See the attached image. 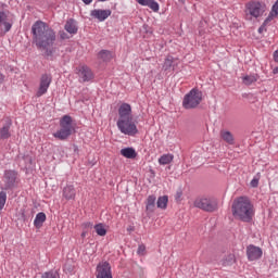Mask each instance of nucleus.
I'll use <instances>...</instances> for the list:
<instances>
[{
    "label": "nucleus",
    "mask_w": 278,
    "mask_h": 278,
    "mask_svg": "<svg viewBox=\"0 0 278 278\" xmlns=\"http://www.w3.org/2000/svg\"><path fill=\"white\" fill-rule=\"evenodd\" d=\"M34 42L36 47L42 51H47L49 47H53L55 42V31L42 21H37L31 26Z\"/></svg>",
    "instance_id": "1"
},
{
    "label": "nucleus",
    "mask_w": 278,
    "mask_h": 278,
    "mask_svg": "<svg viewBox=\"0 0 278 278\" xmlns=\"http://www.w3.org/2000/svg\"><path fill=\"white\" fill-rule=\"evenodd\" d=\"M232 216L242 223H251L255 216V208L247 197L237 198L231 206Z\"/></svg>",
    "instance_id": "2"
},
{
    "label": "nucleus",
    "mask_w": 278,
    "mask_h": 278,
    "mask_svg": "<svg viewBox=\"0 0 278 278\" xmlns=\"http://www.w3.org/2000/svg\"><path fill=\"white\" fill-rule=\"evenodd\" d=\"M75 132V126H73V118L65 115L60 121V129L53 132V138L58 140H68Z\"/></svg>",
    "instance_id": "3"
},
{
    "label": "nucleus",
    "mask_w": 278,
    "mask_h": 278,
    "mask_svg": "<svg viewBox=\"0 0 278 278\" xmlns=\"http://www.w3.org/2000/svg\"><path fill=\"white\" fill-rule=\"evenodd\" d=\"M201 101H203V92L199 89H191L182 100V108L185 110H194L201 105Z\"/></svg>",
    "instance_id": "4"
},
{
    "label": "nucleus",
    "mask_w": 278,
    "mask_h": 278,
    "mask_svg": "<svg viewBox=\"0 0 278 278\" xmlns=\"http://www.w3.org/2000/svg\"><path fill=\"white\" fill-rule=\"evenodd\" d=\"M193 205L199 210H203V212H216L218 210V200L210 197H200L194 200Z\"/></svg>",
    "instance_id": "5"
},
{
    "label": "nucleus",
    "mask_w": 278,
    "mask_h": 278,
    "mask_svg": "<svg viewBox=\"0 0 278 278\" xmlns=\"http://www.w3.org/2000/svg\"><path fill=\"white\" fill-rule=\"evenodd\" d=\"M266 12V3L262 1H250L245 4V14L252 18H260Z\"/></svg>",
    "instance_id": "6"
},
{
    "label": "nucleus",
    "mask_w": 278,
    "mask_h": 278,
    "mask_svg": "<svg viewBox=\"0 0 278 278\" xmlns=\"http://www.w3.org/2000/svg\"><path fill=\"white\" fill-rule=\"evenodd\" d=\"M117 129L125 136H136L138 134V126H136L134 118L117 119Z\"/></svg>",
    "instance_id": "7"
},
{
    "label": "nucleus",
    "mask_w": 278,
    "mask_h": 278,
    "mask_svg": "<svg viewBox=\"0 0 278 278\" xmlns=\"http://www.w3.org/2000/svg\"><path fill=\"white\" fill-rule=\"evenodd\" d=\"M12 25H14V22L10 16V12L0 11V36H5L12 29Z\"/></svg>",
    "instance_id": "8"
},
{
    "label": "nucleus",
    "mask_w": 278,
    "mask_h": 278,
    "mask_svg": "<svg viewBox=\"0 0 278 278\" xmlns=\"http://www.w3.org/2000/svg\"><path fill=\"white\" fill-rule=\"evenodd\" d=\"M53 81V77L50 74H42L39 79V87L36 93V97H42L47 94L49 90V86Z\"/></svg>",
    "instance_id": "9"
},
{
    "label": "nucleus",
    "mask_w": 278,
    "mask_h": 278,
    "mask_svg": "<svg viewBox=\"0 0 278 278\" xmlns=\"http://www.w3.org/2000/svg\"><path fill=\"white\" fill-rule=\"evenodd\" d=\"M245 253L249 262H257V260H262V255H264L262 248L254 244L248 245Z\"/></svg>",
    "instance_id": "10"
},
{
    "label": "nucleus",
    "mask_w": 278,
    "mask_h": 278,
    "mask_svg": "<svg viewBox=\"0 0 278 278\" xmlns=\"http://www.w3.org/2000/svg\"><path fill=\"white\" fill-rule=\"evenodd\" d=\"M76 73L80 81H92L94 79V73H92V70L88 65H79L76 68Z\"/></svg>",
    "instance_id": "11"
},
{
    "label": "nucleus",
    "mask_w": 278,
    "mask_h": 278,
    "mask_svg": "<svg viewBox=\"0 0 278 278\" xmlns=\"http://www.w3.org/2000/svg\"><path fill=\"white\" fill-rule=\"evenodd\" d=\"M16 177H18V174L15 170L9 169L4 172V190H10L14 188V186L16 185Z\"/></svg>",
    "instance_id": "12"
},
{
    "label": "nucleus",
    "mask_w": 278,
    "mask_h": 278,
    "mask_svg": "<svg viewBox=\"0 0 278 278\" xmlns=\"http://www.w3.org/2000/svg\"><path fill=\"white\" fill-rule=\"evenodd\" d=\"M97 278H112V266L108 262H102L97 266Z\"/></svg>",
    "instance_id": "13"
},
{
    "label": "nucleus",
    "mask_w": 278,
    "mask_h": 278,
    "mask_svg": "<svg viewBox=\"0 0 278 278\" xmlns=\"http://www.w3.org/2000/svg\"><path fill=\"white\" fill-rule=\"evenodd\" d=\"M128 118H134V114L131 113V105L129 103H122L118 109L117 121H125Z\"/></svg>",
    "instance_id": "14"
},
{
    "label": "nucleus",
    "mask_w": 278,
    "mask_h": 278,
    "mask_svg": "<svg viewBox=\"0 0 278 278\" xmlns=\"http://www.w3.org/2000/svg\"><path fill=\"white\" fill-rule=\"evenodd\" d=\"M90 16H92V18H97V21H100V23H103V21H105V20L110 18V16H112V11L94 9L90 12Z\"/></svg>",
    "instance_id": "15"
},
{
    "label": "nucleus",
    "mask_w": 278,
    "mask_h": 278,
    "mask_svg": "<svg viewBox=\"0 0 278 278\" xmlns=\"http://www.w3.org/2000/svg\"><path fill=\"white\" fill-rule=\"evenodd\" d=\"M64 29H65V31H67V34L75 36V34H77V31H78L77 22H75V20H68L65 23Z\"/></svg>",
    "instance_id": "16"
},
{
    "label": "nucleus",
    "mask_w": 278,
    "mask_h": 278,
    "mask_svg": "<svg viewBox=\"0 0 278 278\" xmlns=\"http://www.w3.org/2000/svg\"><path fill=\"white\" fill-rule=\"evenodd\" d=\"M139 5H147L153 12H160V3L155 0H139Z\"/></svg>",
    "instance_id": "17"
},
{
    "label": "nucleus",
    "mask_w": 278,
    "mask_h": 278,
    "mask_svg": "<svg viewBox=\"0 0 278 278\" xmlns=\"http://www.w3.org/2000/svg\"><path fill=\"white\" fill-rule=\"evenodd\" d=\"M237 260H236V254L233 253H229V254H226L222 261H220V264L222 266H233V264H236Z\"/></svg>",
    "instance_id": "18"
},
{
    "label": "nucleus",
    "mask_w": 278,
    "mask_h": 278,
    "mask_svg": "<svg viewBox=\"0 0 278 278\" xmlns=\"http://www.w3.org/2000/svg\"><path fill=\"white\" fill-rule=\"evenodd\" d=\"M179 60L173 56H167L164 61L163 68L168 71V68H173L175 71V66H178Z\"/></svg>",
    "instance_id": "19"
},
{
    "label": "nucleus",
    "mask_w": 278,
    "mask_h": 278,
    "mask_svg": "<svg viewBox=\"0 0 278 278\" xmlns=\"http://www.w3.org/2000/svg\"><path fill=\"white\" fill-rule=\"evenodd\" d=\"M63 197L66 199V201H71L72 199H75L76 192L75 187L73 185L66 186L63 189Z\"/></svg>",
    "instance_id": "20"
},
{
    "label": "nucleus",
    "mask_w": 278,
    "mask_h": 278,
    "mask_svg": "<svg viewBox=\"0 0 278 278\" xmlns=\"http://www.w3.org/2000/svg\"><path fill=\"white\" fill-rule=\"evenodd\" d=\"M220 138L224 142H227V144H235L236 139L233 138V134L229 130H222L220 131Z\"/></svg>",
    "instance_id": "21"
},
{
    "label": "nucleus",
    "mask_w": 278,
    "mask_h": 278,
    "mask_svg": "<svg viewBox=\"0 0 278 278\" xmlns=\"http://www.w3.org/2000/svg\"><path fill=\"white\" fill-rule=\"evenodd\" d=\"M121 155H123V157H127V160H135L138 153H136L134 148H124L121 150Z\"/></svg>",
    "instance_id": "22"
},
{
    "label": "nucleus",
    "mask_w": 278,
    "mask_h": 278,
    "mask_svg": "<svg viewBox=\"0 0 278 278\" xmlns=\"http://www.w3.org/2000/svg\"><path fill=\"white\" fill-rule=\"evenodd\" d=\"M46 220H47V215L43 212L38 213L35 217L34 226L36 227V229H40V227L45 225Z\"/></svg>",
    "instance_id": "23"
},
{
    "label": "nucleus",
    "mask_w": 278,
    "mask_h": 278,
    "mask_svg": "<svg viewBox=\"0 0 278 278\" xmlns=\"http://www.w3.org/2000/svg\"><path fill=\"white\" fill-rule=\"evenodd\" d=\"M11 124H7L0 128V140H8L12 137V132H10Z\"/></svg>",
    "instance_id": "24"
},
{
    "label": "nucleus",
    "mask_w": 278,
    "mask_h": 278,
    "mask_svg": "<svg viewBox=\"0 0 278 278\" xmlns=\"http://www.w3.org/2000/svg\"><path fill=\"white\" fill-rule=\"evenodd\" d=\"M155 201H156L155 195H149L148 197L147 205H146V210L148 212H154V210H155Z\"/></svg>",
    "instance_id": "25"
},
{
    "label": "nucleus",
    "mask_w": 278,
    "mask_h": 278,
    "mask_svg": "<svg viewBox=\"0 0 278 278\" xmlns=\"http://www.w3.org/2000/svg\"><path fill=\"white\" fill-rule=\"evenodd\" d=\"M156 205L160 210L168 207V195H163L157 199Z\"/></svg>",
    "instance_id": "26"
},
{
    "label": "nucleus",
    "mask_w": 278,
    "mask_h": 278,
    "mask_svg": "<svg viewBox=\"0 0 278 278\" xmlns=\"http://www.w3.org/2000/svg\"><path fill=\"white\" fill-rule=\"evenodd\" d=\"M174 157L175 156L173 154H163L159 159V164H161L162 166H166V164H170V162H173Z\"/></svg>",
    "instance_id": "27"
},
{
    "label": "nucleus",
    "mask_w": 278,
    "mask_h": 278,
    "mask_svg": "<svg viewBox=\"0 0 278 278\" xmlns=\"http://www.w3.org/2000/svg\"><path fill=\"white\" fill-rule=\"evenodd\" d=\"M98 58L103 60V62H110L112 60V53L108 50H102L99 52Z\"/></svg>",
    "instance_id": "28"
},
{
    "label": "nucleus",
    "mask_w": 278,
    "mask_h": 278,
    "mask_svg": "<svg viewBox=\"0 0 278 278\" xmlns=\"http://www.w3.org/2000/svg\"><path fill=\"white\" fill-rule=\"evenodd\" d=\"M93 228H94L96 233L98 236H102L103 237V236H106V233H108V229H105V225H103V224H98Z\"/></svg>",
    "instance_id": "29"
},
{
    "label": "nucleus",
    "mask_w": 278,
    "mask_h": 278,
    "mask_svg": "<svg viewBox=\"0 0 278 278\" xmlns=\"http://www.w3.org/2000/svg\"><path fill=\"white\" fill-rule=\"evenodd\" d=\"M5 201H8V193H5V191H0V211L5 207Z\"/></svg>",
    "instance_id": "30"
},
{
    "label": "nucleus",
    "mask_w": 278,
    "mask_h": 278,
    "mask_svg": "<svg viewBox=\"0 0 278 278\" xmlns=\"http://www.w3.org/2000/svg\"><path fill=\"white\" fill-rule=\"evenodd\" d=\"M255 81H257V77L253 75L243 77V84H245V86H251V84H255Z\"/></svg>",
    "instance_id": "31"
},
{
    "label": "nucleus",
    "mask_w": 278,
    "mask_h": 278,
    "mask_svg": "<svg viewBox=\"0 0 278 278\" xmlns=\"http://www.w3.org/2000/svg\"><path fill=\"white\" fill-rule=\"evenodd\" d=\"M41 278H60L58 271H46L41 275Z\"/></svg>",
    "instance_id": "32"
},
{
    "label": "nucleus",
    "mask_w": 278,
    "mask_h": 278,
    "mask_svg": "<svg viewBox=\"0 0 278 278\" xmlns=\"http://www.w3.org/2000/svg\"><path fill=\"white\" fill-rule=\"evenodd\" d=\"M275 18H277V15L273 11H270L268 16L264 21L265 25H270V23H273V21H275Z\"/></svg>",
    "instance_id": "33"
},
{
    "label": "nucleus",
    "mask_w": 278,
    "mask_h": 278,
    "mask_svg": "<svg viewBox=\"0 0 278 278\" xmlns=\"http://www.w3.org/2000/svg\"><path fill=\"white\" fill-rule=\"evenodd\" d=\"M175 201L176 203H181V201H184V191L181 189L176 191Z\"/></svg>",
    "instance_id": "34"
},
{
    "label": "nucleus",
    "mask_w": 278,
    "mask_h": 278,
    "mask_svg": "<svg viewBox=\"0 0 278 278\" xmlns=\"http://www.w3.org/2000/svg\"><path fill=\"white\" fill-rule=\"evenodd\" d=\"M137 253H138V255H146L147 247H144V244L139 245L138 250H137Z\"/></svg>",
    "instance_id": "35"
},
{
    "label": "nucleus",
    "mask_w": 278,
    "mask_h": 278,
    "mask_svg": "<svg viewBox=\"0 0 278 278\" xmlns=\"http://www.w3.org/2000/svg\"><path fill=\"white\" fill-rule=\"evenodd\" d=\"M250 185L252 188H257V186H260V178H253Z\"/></svg>",
    "instance_id": "36"
},
{
    "label": "nucleus",
    "mask_w": 278,
    "mask_h": 278,
    "mask_svg": "<svg viewBox=\"0 0 278 278\" xmlns=\"http://www.w3.org/2000/svg\"><path fill=\"white\" fill-rule=\"evenodd\" d=\"M266 27H268V24L263 22L262 26L258 28V34H264V31H266Z\"/></svg>",
    "instance_id": "37"
},
{
    "label": "nucleus",
    "mask_w": 278,
    "mask_h": 278,
    "mask_svg": "<svg viewBox=\"0 0 278 278\" xmlns=\"http://www.w3.org/2000/svg\"><path fill=\"white\" fill-rule=\"evenodd\" d=\"M271 12L278 16V0L273 5Z\"/></svg>",
    "instance_id": "38"
},
{
    "label": "nucleus",
    "mask_w": 278,
    "mask_h": 278,
    "mask_svg": "<svg viewBox=\"0 0 278 278\" xmlns=\"http://www.w3.org/2000/svg\"><path fill=\"white\" fill-rule=\"evenodd\" d=\"M84 229H92V223L91 222H87L83 224Z\"/></svg>",
    "instance_id": "39"
},
{
    "label": "nucleus",
    "mask_w": 278,
    "mask_h": 278,
    "mask_svg": "<svg viewBox=\"0 0 278 278\" xmlns=\"http://www.w3.org/2000/svg\"><path fill=\"white\" fill-rule=\"evenodd\" d=\"M60 38H62V40H68V35L64 31H60Z\"/></svg>",
    "instance_id": "40"
},
{
    "label": "nucleus",
    "mask_w": 278,
    "mask_h": 278,
    "mask_svg": "<svg viewBox=\"0 0 278 278\" xmlns=\"http://www.w3.org/2000/svg\"><path fill=\"white\" fill-rule=\"evenodd\" d=\"M85 5H90L94 0H81Z\"/></svg>",
    "instance_id": "41"
},
{
    "label": "nucleus",
    "mask_w": 278,
    "mask_h": 278,
    "mask_svg": "<svg viewBox=\"0 0 278 278\" xmlns=\"http://www.w3.org/2000/svg\"><path fill=\"white\" fill-rule=\"evenodd\" d=\"M274 60L275 62H278V50L274 52Z\"/></svg>",
    "instance_id": "42"
},
{
    "label": "nucleus",
    "mask_w": 278,
    "mask_h": 278,
    "mask_svg": "<svg viewBox=\"0 0 278 278\" xmlns=\"http://www.w3.org/2000/svg\"><path fill=\"white\" fill-rule=\"evenodd\" d=\"M274 75H277L278 73V67H275L274 71H273Z\"/></svg>",
    "instance_id": "43"
},
{
    "label": "nucleus",
    "mask_w": 278,
    "mask_h": 278,
    "mask_svg": "<svg viewBox=\"0 0 278 278\" xmlns=\"http://www.w3.org/2000/svg\"><path fill=\"white\" fill-rule=\"evenodd\" d=\"M81 238H86V232H83V233H81Z\"/></svg>",
    "instance_id": "44"
},
{
    "label": "nucleus",
    "mask_w": 278,
    "mask_h": 278,
    "mask_svg": "<svg viewBox=\"0 0 278 278\" xmlns=\"http://www.w3.org/2000/svg\"><path fill=\"white\" fill-rule=\"evenodd\" d=\"M137 1V3H139L140 2V0H136Z\"/></svg>",
    "instance_id": "45"
},
{
    "label": "nucleus",
    "mask_w": 278,
    "mask_h": 278,
    "mask_svg": "<svg viewBox=\"0 0 278 278\" xmlns=\"http://www.w3.org/2000/svg\"><path fill=\"white\" fill-rule=\"evenodd\" d=\"M99 1H108V0H99Z\"/></svg>",
    "instance_id": "46"
}]
</instances>
